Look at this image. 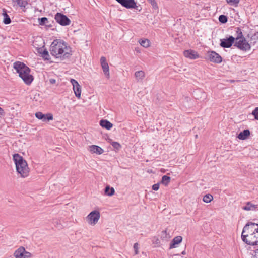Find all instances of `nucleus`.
I'll return each mask as SVG.
<instances>
[{"mask_svg":"<svg viewBox=\"0 0 258 258\" xmlns=\"http://www.w3.org/2000/svg\"><path fill=\"white\" fill-rule=\"evenodd\" d=\"M49 51L50 54L56 58L63 60L71 55V50L63 41L56 39L51 43Z\"/></svg>","mask_w":258,"mask_h":258,"instance_id":"f257e3e1","label":"nucleus"},{"mask_svg":"<svg viewBox=\"0 0 258 258\" xmlns=\"http://www.w3.org/2000/svg\"><path fill=\"white\" fill-rule=\"evenodd\" d=\"M241 238L248 245H258V224L248 223L244 227Z\"/></svg>","mask_w":258,"mask_h":258,"instance_id":"f03ea898","label":"nucleus"},{"mask_svg":"<svg viewBox=\"0 0 258 258\" xmlns=\"http://www.w3.org/2000/svg\"><path fill=\"white\" fill-rule=\"evenodd\" d=\"M13 68L26 84L29 85L31 83L33 77L30 74V69L23 62L16 61L13 63Z\"/></svg>","mask_w":258,"mask_h":258,"instance_id":"7ed1b4c3","label":"nucleus"},{"mask_svg":"<svg viewBox=\"0 0 258 258\" xmlns=\"http://www.w3.org/2000/svg\"><path fill=\"white\" fill-rule=\"evenodd\" d=\"M13 160L15 162L16 170L22 177H27L29 173V169L27 162L18 154L13 155Z\"/></svg>","mask_w":258,"mask_h":258,"instance_id":"20e7f679","label":"nucleus"},{"mask_svg":"<svg viewBox=\"0 0 258 258\" xmlns=\"http://www.w3.org/2000/svg\"><path fill=\"white\" fill-rule=\"evenodd\" d=\"M100 217V212L98 211L94 210L88 214L86 217V220L89 224L94 226L98 222Z\"/></svg>","mask_w":258,"mask_h":258,"instance_id":"39448f33","label":"nucleus"},{"mask_svg":"<svg viewBox=\"0 0 258 258\" xmlns=\"http://www.w3.org/2000/svg\"><path fill=\"white\" fill-rule=\"evenodd\" d=\"M14 256L15 258H30L32 254L26 251L24 247L21 246L15 250Z\"/></svg>","mask_w":258,"mask_h":258,"instance_id":"423d86ee","label":"nucleus"},{"mask_svg":"<svg viewBox=\"0 0 258 258\" xmlns=\"http://www.w3.org/2000/svg\"><path fill=\"white\" fill-rule=\"evenodd\" d=\"M234 46L241 50L246 51L250 50V44L245 39L235 40Z\"/></svg>","mask_w":258,"mask_h":258,"instance_id":"0eeeda50","label":"nucleus"},{"mask_svg":"<svg viewBox=\"0 0 258 258\" xmlns=\"http://www.w3.org/2000/svg\"><path fill=\"white\" fill-rule=\"evenodd\" d=\"M55 19L62 26L69 25L71 23L70 20L66 15L60 13H57L55 15Z\"/></svg>","mask_w":258,"mask_h":258,"instance_id":"6e6552de","label":"nucleus"},{"mask_svg":"<svg viewBox=\"0 0 258 258\" xmlns=\"http://www.w3.org/2000/svg\"><path fill=\"white\" fill-rule=\"evenodd\" d=\"M207 56L210 61L216 63H220L222 60L221 56L215 51L209 52Z\"/></svg>","mask_w":258,"mask_h":258,"instance_id":"1a4fd4ad","label":"nucleus"},{"mask_svg":"<svg viewBox=\"0 0 258 258\" xmlns=\"http://www.w3.org/2000/svg\"><path fill=\"white\" fill-rule=\"evenodd\" d=\"M220 46L223 48H229L235 41V37L232 36H229L228 38L221 39L220 40Z\"/></svg>","mask_w":258,"mask_h":258,"instance_id":"9d476101","label":"nucleus"},{"mask_svg":"<svg viewBox=\"0 0 258 258\" xmlns=\"http://www.w3.org/2000/svg\"><path fill=\"white\" fill-rule=\"evenodd\" d=\"M70 82L73 85V90L76 96L79 99L80 98L81 93L80 85L79 84L78 82L74 79H71Z\"/></svg>","mask_w":258,"mask_h":258,"instance_id":"9b49d317","label":"nucleus"},{"mask_svg":"<svg viewBox=\"0 0 258 258\" xmlns=\"http://www.w3.org/2000/svg\"><path fill=\"white\" fill-rule=\"evenodd\" d=\"M35 116L43 121H50L53 119V115L51 113L44 114L41 112H38L35 113Z\"/></svg>","mask_w":258,"mask_h":258,"instance_id":"f8f14e48","label":"nucleus"},{"mask_svg":"<svg viewBox=\"0 0 258 258\" xmlns=\"http://www.w3.org/2000/svg\"><path fill=\"white\" fill-rule=\"evenodd\" d=\"M101 64L105 74V75L107 77H109V66L106 62V58L104 57H101L100 59Z\"/></svg>","mask_w":258,"mask_h":258,"instance_id":"ddd939ff","label":"nucleus"},{"mask_svg":"<svg viewBox=\"0 0 258 258\" xmlns=\"http://www.w3.org/2000/svg\"><path fill=\"white\" fill-rule=\"evenodd\" d=\"M183 53L185 57L190 59H195L199 57L198 53L193 50H185Z\"/></svg>","mask_w":258,"mask_h":258,"instance_id":"4468645a","label":"nucleus"},{"mask_svg":"<svg viewBox=\"0 0 258 258\" xmlns=\"http://www.w3.org/2000/svg\"><path fill=\"white\" fill-rule=\"evenodd\" d=\"M89 151L92 153L97 154H101L103 152V150L99 146L96 145H91L89 147Z\"/></svg>","mask_w":258,"mask_h":258,"instance_id":"2eb2a0df","label":"nucleus"},{"mask_svg":"<svg viewBox=\"0 0 258 258\" xmlns=\"http://www.w3.org/2000/svg\"><path fill=\"white\" fill-rule=\"evenodd\" d=\"M121 5L126 8H133L136 6L134 0H123Z\"/></svg>","mask_w":258,"mask_h":258,"instance_id":"dca6fc26","label":"nucleus"},{"mask_svg":"<svg viewBox=\"0 0 258 258\" xmlns=\"http://www.w3.org/2000/svg\"><path fill=\"white\" fill-rule=\"evenodd\" d=\"M257 207V205L252 204L251 202H248L246 203L245 206L242 209L246 211H254L255 210Z\"/></svg>","mask_w":258,"mask_h":258,"instance_id":"f3484780","label":"nucleus"},{"mask_svg":"<svg viewBox=\"0 0 258 258\" xmlns=\"http://www.w3.org/2000/svg\"><path fill=\"white\" fill-rule=\"evenodd\" d=\"M100 125L102 127L105 128L107 130H110L113 126V124L109 121L103 119H102L100 121Z\"/></svg>","mask_w":258,"mask_h":258,"instance_id":"a211bd4d","label":"nucleus"},{"mask_svg":"<svg viewBox=\"0 0 258 258\" xmlns=\"http://www.w3.org/2000/svg\"><path fill=\"white\" fill-rule=\"evenodd\" d=\"M250 135V131L249 130H244L242 132H240L238 135L237 137L240 140H245L248 138Z\"/></svg>","mask_w":258,"mask_h":258,"instance_id":"6ab92c4d","label":"nucleus"},{"mask_svg":"<svg viewBox=\"0 0 258 258\" xmlns=\"http://www.w3.org/2000/svg\"><path fill=\"white\" fill-rule=\"evenodd\" d=\"M182 238L181 236H176L175 238H174V239L170 243V248H173L175 247V245L180 243L182 241Z\"/></svg>","mask_w":258,"mask_h":258,"instance_id":"aec40b11","label":"nucleus"},{"mask_svg":"<svg viewBox=\"0 0 258 258\" xmlns=\"http://www.w3.org/2000/svg\"><path fill=\"white\" fill-rule=\"evenodd\" d=\"M236 29V34L235 35V41L238 40L240 39H245L243 35L242 30L241 29L237 27Z\"/></svg>","mask_w":258,"mask_h":258,"instance_id":"412c9836","label":"nucleus"},{"mask_svg":"<svg viewBox=\"0 0 258 258\" xmlns=\"http://www.w3.org/2000/svg\"><path fill=\"white\" fill-rule=\"evenodd\" d=\"M160 238L162 240H165V241L168 240L171 237V236L170 235L169 233H167L166 229L162 231L160 233Z\"/></svg>","mask_w":258,"mask_h":258,"instance_id":"4be33fe9","label":"nucleus"},{"mask_svg":"<svg viewBox=\"0 0 258 258\" xmlns=\"http://www.w3.org/2000/svg\"><path fill=\"white\" fill-rule=\"evenodd\" d=\"M135 77L138 81H142L145 77V73L143 71H137L135 73Z\"/></svg>","mask_w":258,"mask_h":258,"instance_id":"5701e85b","label":"nucleus"},{"mask_svg":"<svg viewBox=\"0 0 258 258\" xmlns=\"http://www.w3.org/2000/svg\"><path fill=\"white\" fill-rule=\"evenodd\" d=\"M39 23L40 25H45L47 27H50V25L48 24V20L46 17H42L41 18H39Z\"/></svg>","mask_w":258,"mask_h":258,"instance_id":"b1692460","label":"nucleus"},{"mask_svg":"<svg viewBox=\"0 0 258 258\" xmlns=\"http://www.w3.org/2000/svg\"><path fill=\"white\" fill-rule=\"evenodd\" d=\"M4 12L3 13V15L4 17L3 22L5 24H9L11 22V19L9 15L7 14L6 12L5 11H4Z\"/></svg>","mask_w":258,"mask_h":258,"instance_id":"393cba45","label":"nucleus"},{"mask_svg":"<svg viewBox=\"0 0 258 258\" xmlns=\"http://www.w3.org/2000/svg\"><path fill=\"white\" fill-rule=\"evenodd\" d=\"M250 44L254 45L258 42V32L253 34L250 38Z\"/></svg>","mask_w":258,"mask_h":258,"instance_id":"a878e982","label":"nucleus"},{"mask_svg":"<svg viewBox=\"0 0 258 258\" xmlns=\"http://www.w3.org/2000/svg\"><path fill=\"white\" fill-rule=\"evenodd\" d=\"M213 199L212 195H205L203 198V200L205 203H209Z\"/></svg>","mask_w":258,"mask_h":258,"instance_id":"bb28decb","label":"nucleus"},{"mask_svg":"<svg viewBox=\"0 0 258 258\" xmlns=\"http://www.w3.org/2000/svg\"><path fill=\"white\" fill-rule=\"evenodd\" d=\"M170 181V177L164 175L162 178L161 183L165 185H167Z\"/></svg>","mask_w":258,"mask_h":258,"instance_id":"cd10ccee","label":"nucleus"},{"mask_svg":"<svg viewBox=\"0 0 258 258\" xmlns=\"http://www.w3.org/2000/svg\"><path fill=\"white\" fill-rule=\"evenodd\" d=\"M147 1L151 5L153 10H158V4L155 0H147Z\"/></svg>","mask_w":258,"mask_h":258,"instance_id":"c85d7f7f","label":"nucleus"},{"mask_svg":"<svg viewBox=\"0 0 258 258\" xmlns=\"http://www.w3.org/2000/svg\"><path fill=\"white\" fill-rule=\"evenodd\" d=\"M219 21L222 23H225L227 22L228 19L225 15H221L219 17Z\"/></svg>","mask_w":258,"mask_h":258,"instance_id":"c756f323","label":"nucleus"},{"mask_svg":"<svg viewBox=\"0 0 258 258\" xmlns=\"http://www.w3.org/2000/svg\"><path fill=\"white\" fill-rule=\"evenodd\" d=\"M104 194H114L115 190L113 187L110 188L109 186H107L105 188Z\"/></svg>","mask_w":258,"mask_h":258,"instance_id":"7c9ffc66","label":"nucleus"},{"mask_svg":"<svg viewBox=\"0 0 258 258\" xmlns=\"http://www.w3.org/2000/svg\"><path fill=\"white\" fill-rule=\"evenodd\" d=\"M226 1L228 4L235 6H237L239 3V0H226Z\"/></svg>","mask_w":258,"mask_h":258,"instance_id":"2f4dec72","label":"nucleus"},{"mask_svg":"<svg viewBox=\"0 0 258 258\" xmlns=\"http://www.w3.org/2000/svg\"><path fill=\"white\" fill-rule=\"evenodd\" d=\"M42 54L45 59L49 60L50 59L48 52L46 49L43 51Z\"/></svg>","mask_w":258,"mask_h":258,"instance_id":"473e14b6","label":"nucleus"},{"mask_svg":"<svg viewBox=\"0 0 258 258\" xmlns=\"http://www.w3.org/2000/svg\"><path fill=\"white\" fill-rule=\"evenodd\" d=\"M252 114L254 116V118L258 120V107H256L252 112Z\"/></svg>","mask_w":258,"mask_h":258,"instance_id":"72a5a7b5","label":"nucleus"},{"mask_svg":"<svg viewBox=\"0 0 258 258\" xmlns=\"http://www.w3.org/2000/svg\"><path fill=\"white\" fill-rule=\"evenodd\" d=\"M112 146L113 147V148L117 150H119L120 148V144L118 143L115 142H114L112 143Z\"/></svg>","mask_w":258,"mask_h":258,"instance_id":"f704fd0d","label":"nucleus"},{"mask_svg":"<svg viewBox=\"0 0 258 258\" xmlns=\"http://www.w3.org/2000/svg\"><path fill=\"white\" fill-rule=\"evenodd\" d=\"M152 241L155 246H158L160 244V240L158 238L154 237Z\"/></svg>","mask_w":258,"mask_h":258,"instance_id":"c9c22d12","label":"nucleus"},{"mask_svg":"<svg viewBox=\"0 0 258 258\" xmlns=\"http://www.w3.org/2000/svg\"><path fill=\"white\" fill-rule=\"evenodd\" d=\"M134 248L135 249V254H137L138 253V244L137 243H135L134 245Z\"/></svg>","mask_w":258,"mask_h":258,"instance_id":"e433bc0d","label":"nucleus"},{"mask_svg":"<svg viewBox=\"0 0 258 258\" xmlns=\"http://www.w3.org/2000/svg\"><path fill=\"white\" fill-rule=\"evenodd\" d=\"M159 188V183L155 184L152 186V189L154 190H157Z\"/></svg>","mask_w":258,"mask_h":258,"instance_id":"4c0bfd02","label":"nucleus"},{"mask_svg":"<svg viewBox=\"0 0 258 258\" xmlns=\"http://www.w3.org/2000/svg\"><path fill=\"white\" fill-rule=\"evenodd\" d=\"M5 114L4 110L0 107V116H4Z\"/></svg>","mask_w":258,"mask_h":258,"instance_id":"58836bf2","label":"nucleus"},{"mask_svg":"<svg viewBox=\"0 0 258 258\" xmlns=\"http://www.w3.org/2000/svg\"><path fill=\"white\" fill-rule=\"evenodd\" d=\"M49 82L51 84H54L56 82V80L54 79H49Z\"/></svg>","mask_w":258,"mask_h":258,"instance_id":"ea45409f","label":"nucleus"},{"mask_svg":"<svg viewBox=\"0 0 258 258\" xmlns=\"http://www.w3.org/2000/svg\"><path fill=\"white\" fill-rule=\"evenodd\" d=\"M254 258H258V249L255 251V255Z\"/></svg>","mask_w":258,"mask_h":258,"instance_id":"a19ab883","label":"nucleus"},{"mask_svg":"<svg viewBox=\"0 0 258 258\" xmlns=\"http://www.w3.org/2000/svg\"><path fill=\"white\" fill-rule=\"evenodd\" d=\"M145 40H142L141 42H140L141 45L143 47H145Z\"/></svg>","mask_w":258,"mask_h":258,"instance_id":"79ce46f5","label":"nucleus"},{"mask_svg":"<svg viewBox=\"0 0 258 258\" xmlns=\"http://www.w3.org/2000/svg\"><path fill=\"white\" fill-rule=\"evenodd\" d=\"M146 42H147V43H148V44H147V45H146V48H147V47L150 46V44H149V40L148 39H146Z\"/></svg>","mask_w":258,"mask_h":258,"instance_id":"37998d69","label":"nucleus"},{"mask_svg":"<svg viewBox=\"0 0 258 258\" xmlns=\"http://www.w3.org/2000/svg\"><path fill=\"white\" fill-rule=\"evenodd\" d=\"M135 50H136V51L137 52H138V53H140V50H139V48H136Z\"/></svg>","mask_w":258,"mask_h":258,"instance_id":"c03bdc74","label":"nucleus"},{"mask_svg":"<svg viewBox=\"0 0 258 258\" xmlns=\"http://www.w3.org/2000/svg\"><path fill=\"white\" fill-rule=\"evenodd\" d=\"M118 3L119 4H121V3L123 2V0H116Z\"/></svg>","mask_w":258,"mask_h":258,"instance_id":"a18cd8bd","label":"nucleus"},{"mask_svg":"<svg viewBox=\"0 0 258 258\" xmlns=\"http://www.w3.org/2000/svg\"><path fill=\"white\" fill-rule=\"evenodd\" d=\"M195 138H198V135H195Z\"/></svg>","mask_w":258,"mask_h":258,"instance_id":"49530a36","label":"nucleus"},{"mask_svg":"<svg viewBox=\"0 0 258 258\" xmlns=\"http://www.w3.org/2000/svg\"><path fill=\"white\" fill-rule=\"evenodd\" d=\"M182 254H185V252H184V251H183V252H182Z\"/></svg>","mask_w":258,"mask_h":258,"instance_id":"de8ad7c7","label":"nucleus"},{"mask_svg":"<svg viewBox=\"0 0 258 258\" xmlns=\"http://www.w3.org/2000/svg\"><path fill=\"white\" fill-rule=\"evenodd\" d=\"M108 196H112V195H111V194H109V195H108Z\"/></svg>","mask_w":258,"mask_h":258,"instance_id":"09e8293b","label":"nucleus"}]
</instances>
